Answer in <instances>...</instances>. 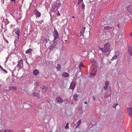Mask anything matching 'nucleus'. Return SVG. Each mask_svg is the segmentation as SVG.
I'll return each mask as SVG.
<instances>
[{
	"mask_svg": "<svg viewBox=\"0 0 132 132\" xmlns=\"http://www.w3.org/2000/svg\"><path fill=\"white\" fill-rule=\"evenodd\" d=\"M104 48L100 47L99 49L103 53H106L108 52L110 49V45L109 43H106L105 44L104 46Z\"/></svg>",
	"mask_w": 132,
	"mask_h": 132,
	"instance_id": "obj_1",
	"label": "nucleus"
},
{
	"mask_svg": "<svg viewBox=\"0 0 132 132\" xmlns=\"http://www.w3.org/2000/svg\"><path fill=\"white\" fill-rule=\"evenodd\" d=\"M107 23L108 26H104V29L105 30L112 29L113 28V26L112 24V22H110L109 21L107 22Z\"/></svg>",
	"mask_w": 132,
	"mask_h": 132,
	"instance_id": "obj_2",
	"label": "nucleus"
},
{
	"mask_svg": "<svg viewBox=\"0 0 132 132\" xmlns=\"http://www.w3.org/2000/svg\"><path fill=\"white\" fill-rule=\"evenodd\" d=\"M61 4L59 3H57L53 5L52 7V10L54 12L56 11L58 8L61 6Z\"/></svg>",
	"mask_w": 132,
	"mask_h": 132,
	"instance_id": "obj_3",
	"label": "nucleus"
},
{
	"mask_svg": "<svg viewBox=\"0 0 132 132\" xmlns=\"http://www.w3.org/2000/svg\"><path fill=\"white\" fill-rule=\"evenodd\" d=\"M23 60L22 59L21 60L18 62V64L17 65L16 67L19 68H22L23 65Z\"/></svg>",
	"mask_w": 132,
	"mask_h": 132,
	"instance_id": "obj_4",
	"label": "nucleus"
},
{
	"mask_svg": "<svg viewBox=\"0 0 132 132\" xmlns=\"http://www.w3.org/2000/svg\"><path fill=\"white\" fill-rule=\"evenodd\" d=\"M53 35V36L54 37V40H56L59 37V34L58 32L56 30H54Z\"/></svg>",
	"mask_w": 132,
	"mask_h": 132,
	"instance_id": "obj_5",
	"label": "nucleus"
},
{
	"mask_svg": "<svg viewBox=\"0 0 132 132\" xmlns=\"http://www.w3.org/2000/svg\"><path fill=\"white\" fill-rule=\"evenodd\" d=\"M15 34L17 36L16 37H17L18 39H19V33L20 32V30L18 28H16L15 30Z\"/></svg>",
	"mask_w": 132,
	"mask_h": 132,
	"instance_id": "obj_6",
	"label": "nucleus"
},
{
	"mask_svg": "<svg viewBox=\"0 0 132 132\" xmlns=\"http://www.w3.org/2000/svg\"><path fill=\"white\" fill-rule=\"evenodd\" d=\"M109 82L108 81H106L105 82V85L104 87V90H106L109 87Z\"/></svg>",
	"mask_w": 132,
	"mask_h": 132,
	"instance_id": "obj_7",
	"label": "nucleus"
},
{
	"mask_svg": "<svg viewBox=\"0 0 132 132\" xmlns=\"http://www.w3.org/2000/svg\"><path fill=\"white\" fill-rule=\"evenodd\" d=\"M76 86V83L75 82H72L70 87V88L71 89H73Z\"/></svg>",
	"mask_w": 132,
	"mask_h": 132,
	"instance_id": "obj_8",
	"label": "nucleus"
},
{
	"mask_svg": "<svg viewBox=\"0 0 132 132\" xmlns=\"http://www.w3.org/2000/svg\"><path fill=\"white\" fill-rule=\"evenodd\" d=\"M56 100L57 102L58 103H62L63 102V100L61 99L60 97H57L56 98Z\"/></svg>",
	"mask_w": 132,
	"mask_h": 132,
	"instance_id": "obj_9",
	"label": "nucleus"
},
{
	"mask_svg": "<svg viewBox=\"0 0 132 132\" xmlns=\"http://www.w3.org/2000/svg\"><path fill=\"white\" fill-rule=\"evenodd\" d=\"M128 113L131 117H132V108H128Z\"/></svg>",
	"mask_w": 132,
	"mask_h": 132,
	"instance_id": "obj_10",
	"label": "nucleus"
},
{
	"mask_svg": "<svg viewBox=\"0 0 132 132\" xmlns=\"http://www.w3.org/2000/svg\"><path fill=\"white\" fill-rule=\"evenodd\" d=\"M127 9L128 12L132 15V6L131 5L128 6Z\"/></svg>",
	"mask_w": 132,
	"mask_h": 132,
	"instance_id": "obj_11",
	"label": "nucleus"
},
{
	"mask_svg": "<svg viewBox=\"0 0 132 132\" xmlns=\"http://www.w3.org/2000/svg\"><path fill=\"white\" fill-rule=\"evenodd\" d=\"M39 73V71L37 69H35L33 71V73L35 76H36Z\"/></svg>",
	"mask_w": 132,
	"mask_h": 132,
	"instance_id": "obj_12",
	"label": "nucleus"
},
{
	"mask_svg": "<svg viewBox=\"0 0 132 132\" xmlns=\"http://www.w3.org/2000/svg\"><path fill=\"white\" fill-rule=\"evenodd\" d=\"M69 75V74L66 72H63L62 74V76L65 78L68 77Z\"/></svg>",
	"mask_w": 132,
	"mask_h": 132,
	"instance_id": "obj_13",
	"label": "nucleus"
},
{
	"mask_svg": "<svg viewBox=\"0 0 132 132\" xmlns=\"http://www.w3.org/2000/svg\"><path fill=\"white\" fill-rule=\"evenodd\" d=\"M85 27H84L82 28V29L80 32V36L81 35H82L84 33V31L85 30Z\"/></svg>",
	"mask_w": 132,
	"mask_h": 132,
	"instance_id": "obj_14",
	"label": "nucleus"
},
{
	"mask_svg": "<svg viewBox=\"0 0 132 132\" xmlns=\"http://www.w3.org/2000/svg\"><path fill=\"white\" fill-rule=\"evenodd\" d=\"M35 13L36 14L37 16L39 17L40 15L41 14L37 10H35L34 11Z\"/></svg>",
	"mask_w": 132,
	"mask_h": 132,
	"instance_id": "obj_15",
	"label": "nucleus"
},
{
	"mask_svg": "<svg viewBox=\"0 0 132 132\" xmlns=\"http://www.w3.org/2000/svg\"><path fill=\"white\" fill-rule=\"evenodd\" d=\"M47 87L44 85L42 86V90L43 91L45 92L47 90Z\"/></svg>",
	"mask_w": 132,
	"mask_h": 132,
	"instance_id": "obj_16",
	"label": "nucleus"
},
{
	"mask_svg": "<svg viewBox=\"0 0 132 132\" xmlns=\"http://www.w3.org/2000/svg\"><path fill=\"white\" fill-rule=\"evenodd\" d=\"M128 50L129 53L130 55L132 56V47H129L128 48Z\"/></svg>",
	"mask_w": 132,
	"mask_h": 132,
	"instance_id": "obj_17",
	"label": "nucleus"
},
{
	"mask_svg": "<svg viewBox=\"0 0 132 132\" xmlns=\"http://www.w3.org/2000/svg\"><path fill=\"white\" fill-rule=\"evenodd\" d=\"M81 120H79L77 122V125L76 126V128H78L80 125V123H81Z\"/></svg>",
	"mask_w": 132,
	"mask_h": 132,
	"instance_id": "obj_18",
	"label": "nucleus"
},
{
	"mask_svg": "<svg viewBox=\"0 0 132 132\" xmlns=\"http://www.w3.org/2000/svg\"><path fill=\"white\" fill-rule=\"evenodd\" d=\"M61 66L60 64H58L56 67V68L57 71H61Z\"/></svg>",
	"mask_w": 132,
	"mask_h": 132,
	"instance_id": "obj_19",
	"label": "nucleus"
},
{
	"mask_svg": "<svg viewBox=\"0 0 132 132\" xmlns=\"http://www.w3.org/2000/svg\"><path fill=\"white\" fill-rule=\"evenodd\" d=\"M19 39H18L17 37L15 40L14 43L15 45H16L17 44H18L19 43Z\"/></svg>",
	"mask_w": 132,
	"mask_h": 132,
	"instance_id": "obj_20",
	"label": "nucleus"
},
{
	"mask_svg": "<svg viewBox=\"0 0 132 132\" xmlns=\"http://www.w3.org/2000/svg\"><path fill=\"white\" fill-rule=\"evenodd\" d=\"M78 96V95L77 94H76L73 96L74 100L75 101H76L77 100V98Z\"/></svg>",
	"mask_w": 132,
	"mask_h": 132,
	"instance_id": "obj_21",
	"label": "nucleus"
},
{
	"mask_svg": "<svg viewBox=\"0 0 132 132\" xmlns=\"http://www.w3.org/2000/svg\"><path fill=\"white\" fill-rule=\"evenodd\" d=\"M32 51V50L31 48H29L26 52V53H29L30 52H31Z\"/></svg>",
	"mask_w": 132,
	"mask_h": 132,
	"instance_id": "obj_22",
	"label": "nucleus"
},
{
	"mask_svg": "<svg viewBox=\"0 0 132 132\" xmlns=\"http://www.w3.org/2000/svg\"><path fill=\"white\" fill-rule=\"evenodd\" d=\"M96 72V70H95V73H90V77H93L95 75V73Z\"/></svg>",
	"mask_w": 132,
	"mask_h": 132,
	"instance_id": "obj_23",
	"label": "nucleus"
},
{
	"mask_svg": "<svg viewBox=\"0 0 132 132\" xmlns=\"http://www.w3.org/2000/svg\"><path fill=\"white\" fill-rule=\"evenodd\" d=\"M56 42H55L54 41L53 42V44L52 45V48H54L56 46Z\"/></svg>",
	"mask_w": 132,
	"mask_h": 132,
	"instance_id": "obj_24",
	"label": "nucleus"
},
{
	"mask_svg": "<svg viewBox=\"0 0 132 132\" xmlns=\"http://www.w3.org/2000/svg\"><path fill=\"white\" fill-rule=\"evenodd\" d=\"M9 89L10 90H14L16 89V88L13 87H10L9 88Z\"/></svg>",
	"mask_w": 132,
	"mask_h": 132,
	"instance_id": "obj_25",
	"label": "nucleus"
},
{
	"mask_svg": "<svg viewBox=\"0 0 132 132\" xmlns=\"http://www.w3.org/2000/svg\"><path fill=\"white\" fill-rule=\"evenodd\" d=\"M33 95L34 96H36V97H37V98H39V94H37V93H34L33 94Z\"/></svg>",
	"mask_w": 132,
	"mask_h": 132,
	"instance_id": "obj_26",
	"label": "nucleus"
},
{
	"mask_svg": "<svg viewBox=\"0 0 132 132\" xmlns=\"http://www.w3.org/2000/svg\"><path fill=\"white\" fill-rule=\"evenodd\" d=\"M119 52L118 51H117L115 52V56H117V57L119 55Z\"/></svg>",
	"mask_w": 132,
	"mask_h": 132,
	"instance_id": "obj_27",
	"label": "nucleus"
},
{
	"mask_svg": "<svg viewBox=\"0 0 132 132\" xmlns=\"http://www.w3.org/2000/svg\"><path fill=\"white\" fill-rule=\"evenodd\" d=\"M117 56L115 55L111 59V60L112 61H113L114 60L117 59Z\"/></svg>",
	"mask_w": 132,
	"mask_h": 132,
	"instance_id": "obj_28",
	"label": "nucleus"
},
{
	"mask_svg": "<svg viewBox=\"0 0 132 132\" xmlns=\"http://www.w3.org/2000/svg\"><path fill=\"white\" fill-rule=\"evenodd\" d=\"M0 66V68H1L3 71H4L5 73H7V71L6 70H5V69H3L2 68V67H1V66Z\"/></svg>",
	"mask_w": 132,
	"mask_h": 132,
	"instance_id": "obj_29",
	"label": "nucleus"
},
{
	"mask_svg": "<svg viewBox=\"0 0 132 132\" xmlns=\"http://www.w3.org/2000/svg\"><path fill=\"white\" fill-rule=\"evenodd\" d=\"M69 123H67L66 124V126L65 127V129H67V128H69L68 127V126L69 125Z\"/></svg>",
	"mask_w": 132,
	"mask_h": 132,
	"instance_id": "obj_30",
	"label": "nucleus"
},
{
	"mask_svg": "<svg viewBox=\"0 0 132 132\" xmlns=\"http://www.w3.org/2000/svg\"><path fill=\"white\" fill-rule=\"evenodd\" d=\"M83 0H78V4H79L81 2H82Z\"/></svg>",
	"mask_w": 132,
	"mask_h": 132,
	"instance_id": "obj_31",
	"label": "nucleus"
},
{
	"mask_svg": "<svg viewBox=\"0 0 132 132\" xmlns=\"http://www.w3.org/2000/svg\"><path fill=\"white\" fill-rule=\"evenodd\" d=\"M82 8L83 9H85V5L83 4H83H82Z\"/></svg>",
	"mask_w": 132,
	"mask_h": 132,
	"instance_id": "obj_32",
	"label": "nucleus"
},
{
	"mask_svg": "<svg viewBox=\"0 0 132 132\" xmlns=\"http://www.w3.org/2000/svg\"><path fill=\"white\" fill-rule=\"evenodd\" d=\"M82 66H84L82 63H80L79 64V67H81Z\"/></svg>",
	"mask_w": 132,
	"mask_h": 132,
	"instance_id": "obj_33",
	"label": "nucleus"
},
{
	"mask_svg": "<svg viewBox=\"0 0 132 132\" xmlns=\"http://www.w3.org/2000/svg\"><path fill=\"white\" fill-rule=\"evenodd\" d=\"M7 132H13V131L11 129H7Z\"/></svg>",
	"mask_w": 132,
	"mask_h": 132,
	"instance_id": "obj_34",
	"label": "nucleus"
},
{
	"mask_svg": "<svg viewBox=\"0 0 132 132\" xmlns=\"http://www.w3.org/2000/svg\"><path fill=\"white\" fill-rule=\"evenodd\" d=\"M118 105L117 104H114L113 106V107L115 108H116L117 106Z\"/></svg>",
	"mask_w": 132,
	"mask_h": 132,
	"instance_id": "obj_35",
	"label": "nucleus"
},
{
	"mask_svg": "<svg viewBox=\"0 0 132 132\" xmlns=\"http://www.w3.org/2000/svg\"><path fill=\"white\" fill-rule=\"evenodd\" d=\"M93 98L94 100V101H95V98H96L94 96H93Z\"/></svg>",
	"mask_w": 132,
	"mask_h": 132,
	"instance_id": "obj_36",
	"label": "nucleus"
},
{
	"mask_svg": "<svg viewBox=\"0 0 132 132\" xmlns=\"http://www.w3.org/2000/svg\"><path fill=\"white\" fill-rule=\"evenodd\" d=\"M7 131V129H6L4 130L3 132H6Z\"/></svg>",
	"mask_w": 132,
	"mask_h": 132,
	"instance_id": "obj_37",
	"label": "nucleus"
},
{
	"mask_svg": "<svg viewBox=\"0 0 132 132\" xmlns=\"http://www.w3.org/2000/svg\"><path fill=\"white\" fill-rule=\"evenodd\" d=\"M58 12L57 14V15L58 16H60V14L59 13V11H58Z\"/></svg>",
	"mask_w": 132,
	"mask_h": 132,
	"instance_id": "obj_38",
	"label": "nucleus"
},
{
	"mask_svg": "<svg viewBox=\"0 0 132 132\" xmlns=\"http://www.w3.org/2000/svg\"><path fill=\"white\" fill-rule=\"evenodd\" d=\"M117 27L118 28H120V25L119 24H118L117 25Z\"/></svg>",
	"mask_w": 132,
	"mask_h": 132,
	"instance_id": "obj_39",
	"label": "nucleus"
},
{
	"mask_svg": "<svg viewBox=\"0 0 132 132\" xmlns=\"http://www.w3.org/2000/svg\"><path fill=\"white\" fill-rule=\"evenodd\" d=\"M130 37H131V38H132V32L130 34Z\"/></svg>",
	"mask_w": 132,
	"mask_h": 132,
	"instance_id": "obj_40",
	"label": "nucleus"
},
{
	"mask_svg": "<svg viewBox=\"0 0 132 132\" xmlns=\"http://www.w3.org/2000/svg\"><path fill=\"white\" fill-rule=\"evenodd\" d=\"M79 70H80V67L79 66Z\"/></svg>",
	"mask_w": 132,
	"mask_h": 132,
	"instance_id": "obj_41",
	"label": "nucleus"
},
{
	"mask_svg": "<svg viewBox=\"0 0 132 132\" xmlns=\"http://www.w3.org/2000/svg\"><path fill=\"white\" fill-rule=\"evenodd\" d=\"M12 2H14L15 1V0H11Z\"/></svg>",
	"mask_w": 132,
	"mask_h": 132,
	"instance_id": "obj_42",
	"label": "nucleus"
},
{
	"mask_svg": "<svg viewBox=\"0 0 132 132\" xmlns=\"http://www.w3.org/2000/svg\"><path fill=\"white\" fill-rule=\"evenodd\" d=\"M85 104H86L87 103V102H86V101H85Z\"/></svg>",
	"mask_w": 132,
	"mask_h": 132,
	"instance_id": "obj_43",
	"label": "nucleus"
},
{
	"mask_svg": "<svg viewBox=\"0 0 132 132\" xmlns=\"http://www.w3.org/2000/svg\"><path fill=\"white\" fill-rule=\"evenodd\" d=\"M72 18H74V16H73L72 17Z\"/></svg>",
	"mask_w": 132,
	"mask_h": 132,
	"instance_id": "obj_44",
	"label": "nucleus"
},
{
	"mask_svg": "<svg viewBox=\"0 0 132 132\" xmlns=\"http://www.w3.org/2000/svg\"><path fill=\"white\" fill-rule=\"evenodd\" d=\"M0 132H1V130H0Z\"/></svg>",
	"mask_w": 132,
	"mask_h": 132,
	"instance_id": "obj_45",
	"label": "nucleus"
},
{
	"mask_svg": "<svg viewBox=\"0 0 132 132\" xmlns=\"http://www.w3.org/2000/svg\"><path fill=\"white\" fill-rule=\"evenodd\" d=\"M7 42V43H8V41Z\"/></svg>",
	"mask_w": 132,
	"mask_h": 132,
	"instance_id": "obj_46",
	"label": "nucleus"
}]
</instances>
